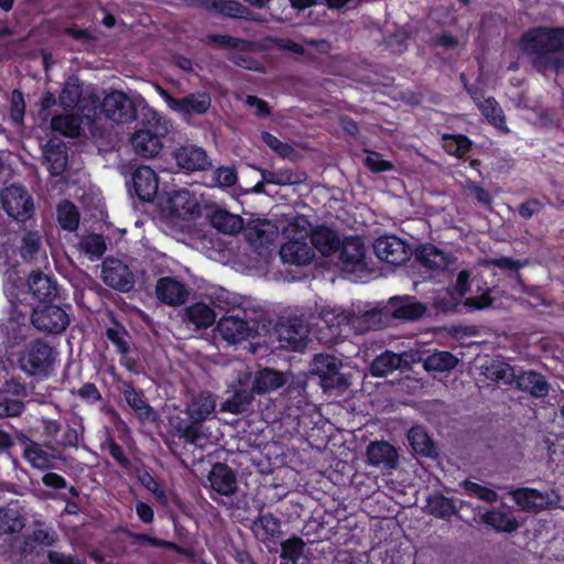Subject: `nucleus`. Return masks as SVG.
<instances>
[{
  "mask_svg": "<svg viewBox=\"0 0 564 564\" xmlns=\"http://www.w3.org/2000/svg\"><path fill=\"white\" fill-rule=\"evenodd\" d=\"M216 401L213 395L208 392H202L192 398L187 404L186 411L189 419L194 422H202L214 412Z\"/></svg>",
  "mask_w": 564,
  "mask_h": 564,
  "instance_id": "obj_30",
  "label": "nucleus"
},
{
  "mask_svg": "<svg viewBox=\"0 0 564 564\" xmlns=\"http://www.w3.org/2000/svg\"><path fill=\"white\" fill-rule=\"evenodd\" d=\"M24 442L25 447L23 451V456L28 463L39 469H45L52 466V463L55 458L54 454L26 437H24Z\"/></svg>",
  "mask_w": 564,
  "mask_h": 564,
  "instance_id": "obj_31",
  "label": "nucleus"
},
{
  "mask_svg": "<svg viewBox=\"0 0 564 564\" xmlns=\"http://www.w3.org/2000/svg\"><path fill=\"white\" fill-rule=\"evenodd\" d=\"M216 319L215 311L203 302L194 303L184 310L183 321L195 329L208 328Z\"/></svg>",
  "mask_w": 564,
  "mask_h": 564,
  "instance_id": "obj_25",
  "label": "nucleus"
},
{
  "mask_svg": "<svg viewBox=\"0 0 564 564\" xmlns=\"http://www.w3.org/2000/svg\"><path fill=\"white\" fill-rule=\"evenodd\" d=\"M123 395L127 403L135 411V413L144 419H151L153 411L151 406L145 402L142 394L131 386H127L123 390Z\"/></svg>",
  "mask_w": 564,
  "mask_h": 564,
  "instance_id": "obj_46",
  "label": "nucleus"
},
{
  "mask_svg": "<svg viewBox=\"0 0 564 564\" xmlns=\"http://www.w3.org/2000/svg\"><path fill=\"white\" fill-rule=\"evenodd\" d=\"M19 362L28 375L46 377L56 362V352L47 344L37 340L25 348Z\"/></svg>",
  "mask_w": 564,
  "mask_h": 564,
  "instance_id": "obj_6",
  "label": "nucleus"
},
{
  "mask_svg": "<svg viewBox=\"0 0 564 564\" xmlns=\"http://www.w3.org/2000/svg\"><path fill=\"white\" fill-rule=\"evenodd\" d=\"M11 119L15 123H21L24 115V99L22 93L14 90L11 96Z\"/></svg>",
  "mask_w": 564,
  "mask_h": 564,
  "instance_id": "obj_61",
  "label": "nucleus"
},
{
  "mask_svg": "<svg viewBox=\"0 0 564 564\" xmlns=\"http://www.w3.org/2000/svg\"><path fill=\"white\" fill-rule=\"evenodd\" d=\"M478 108L496 127L500 129L505 128L502 110L495 99L487 98L482 101H479Z\"/></svg>",
  "mask_w": 564,
  "mask_h": 564,
  "instance_id": "obj_52",
  "label": "nucleus"
},
{
  "mask_svg": "<svg viewBox=\"0 0 564 564\" xmlns=\"http://www.w3.org/2000/svg\"><path fill=\"white\" fill-rule=\"evenodd\" d=\"M341 361L332 355H316L311 365V371L321 379V386L324 390H332L347 386V380L339 372Z\"/></svg>",
  "mask_w": 564,
  "mask_h": 564,
  "instance_id": "obj_9",
  "label": "nucleus"
},
{
  "mask_svg": "<svg viewBox=\"0 0 564 564\" xmlns=\"http://www.w3.org/2000/svg\"><path fill=\"white\" fill-rule=\"evenodd\" d=\"M311 223L305 216L291 219L283 229L284 243L280 248V257L284 263L307 265L314 258V250L308 243Z\"/></svg>",
  "mask_w": 564,
  "mask_h": 564,
  "instance_id": "obj_2",
  "label": "nucleus"
},
{
  "mask_svg": "<svg viewBox=\"0 0 564 564\" xmlns=\"http://www.w3.org/2000/svg\"><path fill=\"white\" fill-rule=\"evenodd\" d=\"M147 117L131 134L130 143L138 155L152 159L162 151L163 139L170 133L172 122L153 110H149Z\"/></svg>",
  "mask_w": 564,
  "mask_h": 564,
  "instance_id": "obj_3",
  "label": "nucleus"
},
{
  "mask_svg": "<svg viewBox=\"0 0 564 564\" xmlns=\"http://www.w3.org/2000/svg\"><path fill=\"white\" fill-rule=\"evenodd\" d=\"M349 323L355 333L361 334L371 328L379 327L382 323V313L370 307L369 304L352 305L349 308Z\"/></svg>",
  "mask_w": 564,
  "mask_h": 564,
  "instance_id": "obj_19",
  "label": "nucleus"
},
{
  "mask_svg": "<svg viewBox=\"0 0 564 564\" xmlns=\"http://www.w3.org/2000/svg\"><path fill=\"white\" fill-rule=\"evenodd\" d=\"M514 502L521 510L529 512H539L552 503V497L549 492H541L531 488H520L510 492Z\"/></svg>",
  "mask_w": 564,
  "mask_h": 564,
  "instance_id": "obj_22",
  "label": "nucleus"
},
{
  "mask_svg": "<svg viewBox=\"0 0 564 564\" xmlns=\"http://www.w3.org/2000/svg\"><path fill=\"white\" fill-rule=\"evenodd\" d=\"M406 354H394L392 351H384L378 356L371 364L370 371L375 377H384L394 370L408 365L405 359Z\"/></svg>",
  "mask_w": 564,
  "mask_h": 564,
  "instance_id": "obj_27",
  "label": "nucleus"
},
{
  "mask_svg": "<svg viewBox=\"0 0 564 564\" xmlns=\"http://www.w3.org/2000/svg\"><path fill=\"white\" fill-rule=\"evenodd\" d=\"M31 322L33 326L46 333H61L69 323L66 312L56 305L43 304L42 307L34 304L30 307Z\"/></svg>",
  "mask_w": 564,
  "mask_h": 564,
  "instance_id": "obj_10",
  "label": "nucleus"
},
{
  "mask_svg": "<svg viewBox=\"0 0 564 564\" xmlns=\"http://www.w3.org/2000/svg\"><path fill=\"white\" fill-rule=\"evenodd\" d=\"M173 158L177 166L187 172L202 171L210 165L206 151L195 145H183L176 149Z\"/></svg>",
  "mask_w": 564,
  "mask_h": 564,
  "instance_id": "obj_18",
  "label": "nucleus"
},
{
  "mask_svg": "<svg viewBox=\"0 0 564 564\" xmlns=\"http://www.w3.org/2000/svg\"><path fill=\"white\" fill-rule=\"evenodd\" d=\"M408 440L416 454L426 457H433L436 455V448L431 441L430 436L421 426L412 427L408 433Z\"/></svg>",
  "mask_w": 564,
  "mask_h": 564,
  "instance_id": "obj_36",
  "label": "nucleus"
},
{
  "mask_svg": "<svg viewBox=\"0 0 564 564\" xmlns=\"http://www.w3.org/2000/svg\"><path fill=\"white\" fill-rule=\"evenodd\" d=\"M161 206L171 216L183 219L194 216L199 209L197 198L186 189L169 193Z\"/></svg>",
  "mask_w": 564,
  "mask_h": 564,
  "instance_id": "obj_13",
  "label": "nucleus"
},
{
  "mask_svg": "<svg viewBox=\"0 0 564 564\" xmlns=\"http://www.w3.org/2000/svg\"><path fill=\"white\" fill-rule=\"evenodd\" d=\"M108 339L116 346L117 351L120 354H127L129 346L126 341V332L121 328H109L107 330Z\"/></svg>",
  "mask_w": 564,
  "mask_h": 564,
  "instance_id": "obj_60",
  "label": "nucleus"
},
{
  "mask_svg": "<svg viewBox=\"0 0 564 564\" xmlns=\"http://www.w3.org/2000/svg\"><path fill=\"white\" fill-rule=\"evenodd\" d=\"M257 535L262 539L280 534L281 522L271 513L260 516L253 523Z\"/></svg>",
  "mask_w": 564,
  "mask_h": 564,
  "instance_id": "obj_47",
  "label": "nucleus"
},
{
  "mask_svg": "<svg viewBox=\"0 0 564 564\" xmlns=\"http://www.w3.org/2000/svg\"><path fill=\"white\" fill-rule=\"evenodd\" d=\"M144 107L145 100L141 96H128L118 90L106 95L101 104L104 115L117 123L133 121L137 118L138 109Z\"/></svg>",
  "mask_w": 564,
  "mask_h": 564,
  "instance_id": "obj_5",
  "label": "nucleus"
},
{
  "mask_svg": "<svg viewBox=\"0 0 564 564\" xmlns=\"http://www.w3.org/2000/svg\"><path fill=\"white\" fill-rule=\"evenodd\" d=\"M458 359L447 351H436L423 360V367L426 371L444 372L454 369Z\"/></svg>",
  "mask_w": 564,
  "mask_h": 564,
  "instance_id": "obj_41",
  "label": "nucleus"
},
{
  "mask_svg": "<svg viewBox=\"0 0 564 564\" xmlns=\"http://www.w3.org/2000/svg\"><path fill=\"white\" fill-rule=\"evenodd\" d=\"M261 139L273 152L282 158H289L293 154V148L290 144L280 141L269 132H262Z\"/></svg>",
  "mask_w": 564,
  "mask_h": 564,
  "instance_id": "obj_57",
  "label": "nucleus"
},
{
  "mask_svg": "<svg viewBox=\"0 0 564 564\" xmlns=\"http://www.w3.org/2000/svg\"><path fill=\"white\" fill-rule=\"evenodd\" d=\"M425 308L419 302L411 299L392 300L389 307V314L399 319H416L421 317Z\"/></svg>",
  "mask_w": 564,
  "mask_h": 564,
  "instance_id": "obj_32",
  "label": "nucleus"
},
{
  "mask_svg": "<svg viewBox=\"0 0 564 564\" xmlns=\"http://www.w3.org/2000/svg\"><path fill=\"white\" fill-rule=\"evenodd\" d=\"M366 166L372 172H387L392 170V163L383 160L379 153L370 152L365 159Z\"/></svg>",
  "mask_w": 564,
  "mask_h": 564,
  "instance_id": "obj_59",
  "label": "nucleus"
},
{
  "mask_svg": "<svg viewBox=\"0 0 564 564\" xmlns=\"http://www.w3.org/2000/svg\"><path fill=\"white\" fill-rule=\"evenodd\" d=\"M7 297L10 302L9 315L0 319V334L11 344H18L24 339L30 329L26 321L30 314V307L33 303H25L26 294L23 299L11 289H7Z\"/></svg>",
  "mask_w": 564,
  "mask_h": 564,
  "instance_id": "obj_4",
  "label": "nucleus"
},
{
  "mask_svg": "<svg viewBox=\"0 0 564 564\" xmlns=\"http://www.w3.org/2000/svg\"><path fill=\"white\" fill-rule=\"evenodd\" d=\"M210 223L215 229L226 235H236L242 229V219L238 215L219 209L212 214Z\"/></svg>",
  "mask_w": 564,
  "mask_h": 564,
  "instance_id": "obj_35",
  "label": "nucleus"
},
{
  "mask_svg": "<svg viewBox=\"0 0 564 564\" xmlns=\"http://www.w3.org/2000/svg\"><path fill=\"white\" fill-rule=\"evenodd\" d=\"M284 383V378L281 372L271 369H263L259 371L254 378L252 391L262 394L276 390Z\"/></svg>",
  "mask_w": 564,
  "mask_h": 564,
  "instance_id": "obj_37",
  "label": "nucleus"
},
{
  "mask_svg": "<svg viewBox=\"0 0 564 564\" xmlns=\"http://www.w3.org/2000/svg\"><path fill=\"white\" fill-rule=\"evenodd\" d=\"M517 387L535 397H543L547 393L549 387L544 378L534 371L522 372L516 376Z\"/></svg>",
  "mask_w": 564,
  "mask_h": 564,
  "instance_id": "obj_34",
  "label": "nucleus"
},
{
  "mask_svg": "<svg viewBox=\"0 0 564 564\" xmlns=\"http://www.w3.org/2000/svg\"><path fill=\"white\" fill-rule=\"evenodd\" d=\"M102 281L112 289L127 292L134 284L133 274L122 261L108 258L102 262Z\"/></svg>",
  "mask_w": 564,
  "mask_h": 564,
  "instance_id": "obj_14",
  "label": "nucleus"
},
{
  "mask_svg": "<svg viewBox=\"0 0 564 564\" xmlns=\"http://www.w3.org/2000/svg\"><path fill=\"white\" fill-rule=\"evenodd\" d=\"M155 294L162 303L170 306H178L186 301L188 292L181 281L165 276L156 281Z\"/></svg>",
  "mask_w": 564,
  "mask_h": 564,
  "instance_id": "obj_20",
  "label": "nucleus"
},
{
  "mask_svg": "<svg viewBox=\"0 0 564 564\" xmlns=\"http://www.w3.org/2000/svg\"><path fill=\"white\" fill-rule=\"evenodd\" d=\"M155 90L165 101L167 108L184 120H189L195 115H204L212 105L210 96L207 93L199 91L183 98H174L160 86H155Z\"/></svg>",
  "mask_w": 564,
  "mask_h": 564,
  "instance_id": "obj_7",
  "label": "nucleus"
},
{
  "mask_svg": "<svg viewBox=\"0 0 564 564\" xmlns=\"http://www.w3.org/2000/svg\"><path fill=\"white\" fill-rule=\"evenodd\" d=\"M133 186L141 200L152 202L159 189L155 172L149 166H140L133 174Z\"/></svg>",
  "mask_w": 564,
  "mask_h": 564,
  "instance_id": "obj_23",
  "label": "nucleus"
},
{
  "mask_svg": "<svg viewBox=\"0 0 564 564\" xmlns=\"http://www.w3.org/2000/svg\"><path fill=\"white\" fill-rule=\"evenodd\" d=\"M252 400V394L246 390L236 391L232 397L228 398L220 405L223 412L231 414H241L247 411Z\"/></svg>",
  "mask_w": 564,
  "mask_h": 564,
  "instance_id": "obj_44",
  "label": "nucleus"
},
{
  "mask_svg": "<svg viewBox=\"0 0 564 564\" xmlns=\"http://www.w3.org/2000/svg\"><path fill=\"white\" fill-rule=\"evenodd\" d=\"M1 200L7 214L19 221H25L33 214V200L26 189L19 185H11L3 189Z\"/></svg>",
  "mask_w": 564,
  "mask_h": 564,
  "instance_id": "obj_11",
  "label": "nucleus"
},
{
  "mask_svg": "<svg viewBox=\"0 0 564 564\" xmlns=\"http://www.w3.org/2000/svg\"><path fill=\"white\" fill-rule=\"evenodd\" d=\"M426 510L434 517L442 519H446L456 512L453 501L440 495L427 499Z\"/></svg>",
  "mask_w": 564,
  "mask_h": 564,
  "instance_id": "obj_49",
  "label": "nucleus"
},
{
  "mask_svg": "<svg viewBox=\"0 0 564 564\" xmlns=\"http://www.w3.org/2000/svg\"><path fill=\"white\" fill-rule=\"evenodd\" d=\"M340 260L347 271L361 269L365 265V248L358 238L347 239L343 243Z\"/></svg>",
  "mask_w": 564,
  "mask_h": 564,
  "instance_id": "obj_26",
  "label": "nucleus"
},
{
  "mask_svg": "<svg viewBox=\"0 0 564 564\" xmlns=\"http://www.w3.org/2000/svg\"><path fill=\"white\" fill-rule=\"evenodd\" d=\"M465 306L474 310H482L492 304L491 291H486L479 296L467 297L464 302Z\"/></svg>",
  "mask_w": 564,
  "mask_h": 564,
  "instance_id": "obj_63",
  "label": "nucleus"
},
{
  "mask_svg": "<svg viewBox=\"0 0 564 564\" xmlns=\"http://www.w3.org/2000/svg\"><path fill=\"white\" fill-rule=\"evenodd\" d=\"M83 89L77 78H68L59 95V104L64 109H73L82 98Z\"/></svg>",
  "mask_w": 564,
  "mask_h": 564,
  "instance_id": "obj_45",
  "label": "nucleus"
},
{
  "mask_svg": "<svg viewBox=\"0 0 564 564\" xmlns=\"http://www.w3.org/2000/svg\"><path fill=\"white\" fill-rule=\"evenodd\" d=\"M80 121V117L76 115L54 116L51 120V128L62 135L75 138L79 135Z\"/></svg>",
  "mask_w": 564,
  "mask_h": 564,
  "instance_id": "obj_39",
  "label": "nucleus"
},
{
  "mask_svg": "<svg viewBox=\"0 0 564 564\" xmlns=\"http://www.w3.org/2000/svg\"><path fill=\"white\" fill-rule=\"evenodd\" d=\"M259 171L261 173V177L267 184L284 186L300 184L304 181L302 174L294 173L290 170L268 171L260 169Z\"/></svg>",
  "mask_w": 564,
  "mask_h": 564,
  "instance_id": "obj_42",
  "label": "nucleus"
},
{
  "mask_svg": "<svg viewBox=\"0 0 564 564\" xmlns=\"http://www.w3.org/2000/svg\"><path fill=\"white\" fill-rule=\"evenodd\" d=\"M216 332L229 344H238L259 335L253 321H248L243 316L234 313H227L219 318Z\"/></svg>",
  "mask_w": 564,
  "mask_h": 564,
  "instance_id": "obj_8",
  "label": "nucleus"
},
{
  "mask_svg": "<svg viewBox=\"0 0 564 564\" xmlns=\"http://www.w3.org/2000/svg\"><path fill=\"white\" fill-rule=\"evenodd\" d=\"M416 257L422 265L432 270L446 269L451 263V258L432 245L421 247Z\"/></svg>",
  "mask_w": 564,
  "mask_h": 564,
  "instance_id": "obj_33",
  "label": "nucleus"
},
{
  "mask_svg": "<svg viewBox=\"0 0 564 564\" xmlns=\"http://www.w3.org/2000/svg\"><path fill=\"white\" fill-rule=\"evenodd\" d=\"M40 248V236L36 232H28L23 237V256H32Z\"/></svg>",
  "mask_w": 564,
  "mask_h": 564,
  "instance_id": "obj_64",
  "label": "nucleus"
},
{
  "mask_svg": "<svg viewBox=\"0 0 564 564\" xmlns=\"http://www.w3.org/2000/svg\"><path fill=\"white\" fill-rule=\"evenodd\" d=\"M57 219L63 228L75 230L79 220L76 207L69 202L62 203L57 209Z\"/></svg>",
  "mask_w": 564,
  "mask_h": 564,
  "instance_id": "obj_51",
  "label": "nucleus"
},
{
  "mask_svg": "<svg viewBox=\"0 0 564 564\" xmlns=\"http://www.w3.org/2000/svg\"><path fill=\"white\" fill-rule=\"evenodd\" d=\"M276 332L281 346L293 350L302 349L308 336V327L301 318H291L282 323Z\"/></svg>",
  "mask_w": 564,
  "mask_h": 564,
  "instance_id": "obj_16",
  "label": "nucleus"
},
{
  "mask_svg": "<svg viewBox=\"0 0 564 564\" xmlns=\"http://www.w3.org/2000/svg\"><path fill=\"white\" fill-rule=\"evenodd\" d=\"M304 542L300 538H291L281 544V556L294 563L299 561L303 553Z\"/></svg>",
  "mask_w": 564,
  "mask_h": 564,
  "instance_id": "obj_54",
  "label": "nucleus"
},
{
  "mask_svg": "<svg viewBox=\"0 0 564 564\" xmlns=\"http://www.w3.org/2000/svg\"><path fill=\"white\" fill-rule=\"evenodd\" d=\"M44 159L47 167L53 175H59L65 170L67 164V156L65 145L59 143L55 149L47 148L44 152Z\"/></svg>",
  "mask_w": 564,
  "mask_h": 564,
  "instance_id": "obj_43",
  "label": "nucleus"
},
{
  "mask_svg": "<svg viewBox=\"0 0 564 564\" xmlns=\"http://www.w3.org/2000/svg\"><path fill=\"white\" fill-rule=\"evenodd\" d=\"M521 47L539 72L564 70V29L529 31L522 37Z\"/></svg>",
  "mask_w": 564,
  "mask_h": 564,
  "instance_id": "obj_1",
  "label": "nucleus"
},
{
  "mask_svg": "<svg viewBox=\"0 0 564 564\" xmlns=\"http://www.w3.org/2000/svg\"><path fill=\"white\" fill-rule=\"evenodd\" d=\"M443 147L447 153L463 156L470 150L471 142L467 137L462 134H444Z\"/></svg>",
  "mask_w": 564,
  "mask_h": 564,
  "instance_id": "obj_50",
  "label": "nucleus"
},
{
  "mask_svg": "<svg viewBox=\"0 0 564 564\" xmlns=\"http://www.w3.org/2000/svg\"><path fill=\"white\" fill-rule=\"evenodd\" d=\"M484 375L489 380L509 384L514 381L516 373L512 367L500 360H491L484 366Z\"/></svg>",
  "mask_w": 564,
  "mask_h": 564,
  "instance_id": "obj_40",
  "label": "nucleus"
},
{
  "mask_svg": "<svg viewBox=\"0 0 564 564\" xmlns=\"http://www.w3.org/2000/svg\"><path fill=\"white\" fill-rule=\"evenodd\" d=\"M245 237L256 249L265 248L278 237V227L269 220L256 219L246 226Z\"/></svg>",
  "mask_w": 564,
  "mask_h": 564,
  "instance_id": "obj_17",
  "label": "nucleus"
},
{
  "mask_svg": "<svg viewBox=\"0 0 564 564\" xmlns=\"http://www.w3.org/2000/svg\"><path fill=\"white\" fill-rule=\"evenodd\" d=\"M481 518L497 531L511 532L518 528V521L511 512L492 510L484 513Z\"/></svg>",
  "mask_w": 564,
  "mask_h": 564,
  "instance_id": "obj_38",
  "label": "nucleus"
},
{
  "mask_svg": "<svg viewBox=\"0 0 564 564\" xmlns=\"http://www.w3.org/2000/svg\"><path fill=\"white\" fill-rule=\"evenodd\" d=\"M212 8L218 13L230 18L241 17L245 12V8L234 0H215L212 3Z\"/></svg>",
  "mask_w": 564,
  "mask_h": 564,
  "instance_id": "obj_56",
  "label": "nucleus"
},
{
  "mask_svg": "<svg viewBox=\"0 0 564 564\" xmlns=\"http://www.w3.org/2000/svg\"><path fill=\"white\" fill-rule=\"evenodd\" d=\"M310 237L312 245L324 256L332 254L340 246L337 234L324 226L311 229Z\"/></svg>",
  "mask_w": 564,
  "mask_h": 564,
  "instance_id": "obj_29",
  "label": "nucleus"
},
{
  "mask_svg": "<svg viewBox=\"0 0 564 564\" xmlns=\"http://www.w3.org/2000/svg\"><path fill=\"white\" fill-rule=\"evenodd\" d=\"M462 486L466 490V492L470 496L477 497L480 500L486 502H496L498 499V495L495 490L476 484L474 481L465 480Z\"/></svg>",
  "mask_w": 564,
  "mask_h": 564,
  "instance_id": "obj_53",
  "label": "nucleus"
},
{
  "mask_svg": "<svg viewBox=\"0 0 564 564\" xmlns=\"http://www.w3.org/2000/svg\"><path fill=\"white\" fill-rule=\"evenodd\" d=\"M375 252L377 257L394 265L404 263L410 257L409 247L395 236H383L376 240Z\"/></svg>",
  "mask_w": 564,
  "mask_h": 564,
  "instance_id": "obj_15",
  "label": "nucleus"
},
{
  "mask_svg": "<svg viewBox=\"0 0 564 564\" xmlns=\"http://www.w3.org/2000/svg\"><path fill=\"white\" fill-rule=\"evenodd\" d=\"M367 460L382 469H394L399 462L397 449L384 441H375L367 446Z\"/></svg>",
  "mask_w": 564,
  "mask_h": 564,
  "instance_id": "obj_21",
  "label": "nucleus"
},
{
  "mask_svg": "<svg viewBox=\"0 0 564 564\" xmlns=\"http://www.w3.org/2000/svg\"><path fill=\"white\" fill-rule=\"evenodd\" d=\"M322 319L329 329L330 336L326 340H333L341 336L346 329H351L349 323V310L332 308L322 313Z\"/></svg>",
  "mask_w": 564,
  "mask_h": 564,
  "instance_id": "obj_28",
  "label": "nucleus"
},
{
  "mask_svg": "<svg viewBox=\"0 0 564 564\" xmlns=\"http://www.w3.org/2000/svg\"><path fill=\"white\" fill-rule=\"evenodd\" d=\"M79 250L91 261L99 259L106 251V243L99 235H88L82 238Z\"/></svg>",
  "mask_w": 564,
  "mask_h": 564,
  "instance_id": "obj_48",
  "label": "nucleus"
},
{
  "mask_svg": "<svg viewBox=\"0 0 564 564\" xmlns=\"http://www.w3.org/2000/svg\"><path fill=\"white\" fill-rule=\"evenodd\" d=\"M28 288L29 292H25L18 290V288L13 284L6 285V290H13L19 294L20 299H23V293L26 294L25 302L30 296H32L34 300H37L40 303L44 304L53 300L57 293V288L53 280L48 275H45L41 272H35L30 275Z\"/></svg>",
  "mask_w": 564,
  "mask_h": 564,
  "instance_id": "obj_12",
  "label": "nucleus"
},
{
  "mask_svg": "<svg viewBox=\"0 0 564 564\" xmlns=\"http://www.w3.org/2000/svg\"><path fill=\"white\" fill-rule=\"evenodd\" d=\"M238 180L237 172L230 166H220L214 171V181L219 187H230Z\"/></svg>",
  "mask_w": 564,
  "mask_h": 564,
  "instance_id": "obj_58",
  "label": "nucleus"
},
{
  "mask_svg": "<svg viewBox=\"0 0 564 564\" xmlns=\"http://www.w3.org/2000/svg\"><path fill=\"white\" fill-rule=\"evenodd\" d=\"M208 480L212 489L219 495L230 496L236 491V477L232 470L224 464L213 466Z\"/></svg>",
  "mask_w": 564,
  "mask_h": 564,
  "instance_id": "obj_24",
  "label": "nucleus"
},
{
  "mask_svg": "<svg viewBox=\"0 0 564 564\" xmlns=\"http://www.w3.org/2000/svg\"><path fill=\"white\" fill-rule=\"evenodd\" d=\"M24 410V404L19 400L7 399L0 402V417L18 416Z\"/></svg>",
  "mask_w": 564,
  "mask_h": 564,
  "instance_id": "obj_62",
  "label": "nucleus"
},
{
  "mask_svg": "<svg viewBox=\"0 0 564 564\" xmlns=\"http://www.w3.org/2000/svg\"><path fill=\"white\" fill-rule=\"evenodd\" d=\"M23 527L22 520L13 510L0 508V532L9 533L19 531Z\"/></svg>",
  "mask_w": 564,
  "mask_h": 564,
  "instance_id": "obj_55",
  "label": "nucleus"
}]
</instances>
